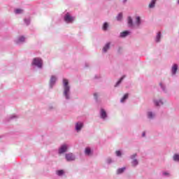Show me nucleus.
Masks as SVG:
<instances>
[{
    "label": "nucleus",
    "mask_w": 179,
    "mask_h": 179,
    "mask_svg": "<svg viewBox=\"0 0 179 179\" xmlns=\"http://www.w3.org/2000/svg\"><path fill=\"white\" fill-rule=\"evenodd\" d=\"M63 85H64V94L66 97V99H69V90H70V87H69V81L67 79H63Z\"/></svg>",
    "instance_id": "f257e3e1"
},
{
    "label": "nucleus",
    "mask_w": 179,
    "mask_h": 179,
    "mask_svg": "<svg viewBox=\"0 0 179 179\" xmlns=\"http://www.w3.org/2000/svg\"><path fill=\"white\" fill-rule=\"evenodd\" d=\"M32 65H36L38 68H43V60L38 57L34 58Z\"/></svg>",
    "instance_id": "f03ea898"
},
{
    "label": "nucleus",
    "mask_w": 179,
    "mask_h": 179,
    "mask_svg": "<svg viewBox=\"0 0 179 179\" xmlns=\"http://www.w3.org/2000/svg\"><path fill=\"white\" fill-rule=\"evenodd\" d=\"M64 20L66 23H72L73 20H75V18L71 15H69V13H67L64 17Z\"/></svg>",
    "instance_id": "7ed1b4c3"
},
{
    "label": "nucleus",
    "mask_w": 179,
    "mask_h": 179,
    "mask_svg": "<svg viewBox=\"0 0 179 179\" xmlns=\"http://www.w3.org/2000/svg\"><path fill=\"white\" fill-rule=\"evenodd\" d=\"M66 159L67 162H72V161L75 160V157L73 156V155L72 153L66 154Z\"/></svg>",
    "instance_id": "20e7f679"
},
{
    "label": "nucleus",
    "mask_w": 179,
    "mask_h": 179,
    "mask_svg": "<svg viewBox=\"0 0 179 179\" xmlns=\"http://www.w3.org/2000/svg\"><path fill=\"white\" fill-rule=\"evenodd\" d=\"M68 150V146L66 145H63L59 150V153L61 155L62 153H65Z\"/></svg>",
    "instance_id": "39448f33"
},
{
    "label": "nucleus",
    "mask_w": 179,
    "mask_h": 179,
    "mask_svg": "<svg viewBox=\"0 0 179 179\" xmlns=\"http://www.w3.org/2000/svg\"><path fill=\"white\" fill-rule=\"evenodd\" d=\"M83 127V123H82V122H78L76 124V131H80V129H82Z\"/></svg>",
    "instance_id": "423d86ee"
},
{
    "label": "nucleus",
    "mask_w": 179,
    "mask_h": 179,
    "mask_svg": "<svg viewBox=\"0 0 179 179\" xmlns=\"http://www.w3.org/2000/svg\"><path fill=\"white\" fill-rule=\"evenodd\" d=\"M178 69V66L177 64H173L172 67V73L173 75H176L177 70Z\"/></svg>",
    "instance_id": "0eeeda50"
},
{
    "label": "nucleus",
    "mask_w": 179,
    "mask_h": 179,
    "mask_svg": "<svg viewBox=\"0 0 179 179\" xmlns=\"http://www.w3.org/2000/svg\"><path fill=\"white\" fill-rule=\"evenodd\" d=\"M101 118H106L107 117V113L104 109H101Z\"/></svg>",
    "instance_id": "6e6552de"
},
{
    "label": "nucleus",
    "mask_w": 179,
    "mask_h": 179,
    "mask_svg": "<svg viewBox=\"0 0 179 179\" xmlns=\"http://www.w3.org/2000/svg\"><path fill=\"white\" fill-rule=\"evenodd\" d=\"M129 34V31H124L120 34V37H127Z\"/></svg>",
    "instance_id": "1a4fd4ad"
},
{
    "label": "nucleus",
    "mask_w": 179,
    "mask_h": 179,
    "mask_svg": "<svg viewBox=\"0 0 179 179\" xmlns=\"http://www.w3.org/2000/svg\"><path fill=\"white\" fill-rule=\"evenodd\" d=\"M110 49V43H107L103 48V52H107V50Z\"/></svg>",
    "instance_id": "9d476101"
},
{
    "label": "nucleus",
    "mask_w": 179,
    "mask_h": 179,
    "mask_svg": "<svg viewBox=\"0 0 179 179\" xmlns=\"http://www.w3.org/2000/svg\"><path fill=\"white\" fill-rule=\"evenodd\" d=\"M162 37V33L161 32H159L157 35V37H156V42L157 43H159L160 42V38Z\"/></svg>",
    "instance_id": "9b49d317"
},
{
    "label": "nucleus",
    "mask_w": 179,
    "mask_h": 179,
    "mask_svg": "<svg viewBox=\"0 0 179 179\" xmlns=\"http://www.w3.org/2000/svg\"><path fill=\"white\" fill-rule=\"evenodd\" d=\"M128 96H129V94H125L124 95V96L120 100L121 103H124V101H125L127 100V99H128Z\"/></svg>",
    "instance_id": "f8f14e48"
},
{
    "label": "nucleus",
    "mask_w": 179,
    "mask_h": 179,
    "mask_svg": "<svg viewBox=\"0 0 179 179\" xmlns=\"http://www.w3.org/2000/svg\"><path fill=\"white\" fill-rule=\"evenodd\" d=\"M85 155H87V156H89L90 153H92V150H90V148H85Z\"/></svg>",
    "instance_id": "ddd939ff"
},
{
    "label": "nucleus",
    "mask_w": 179,
    "mask_h": 179,
    "mask_svg": "<svg viewBox=\"0 0 179 179\" xmlns=\"http://www.w3.org/2000/svg\"><path fill=\"white\" fill-rule=\"evenodd\" d=\"M155 3H156V0H152L151 3L149 4V8H155Z\"/></svg>",
    "instance_id": "4468645a"
},
{
    "label": "nucleus",
    "mask_w": 179,
    "mask_h": 179,
    "mask_svg": "<svg viewBox=\"0 0 179 179\" xmlns=\"http://www.w3.org/2000/svg\"><path fill=\"white\" fill-rule=\"evenodd\" d=\"M125 171V167L117 169V173L121 174Z\"/></svg>",
    "instance_id": "2eb2a0df"
},
{
    "label": "nucleus",
    "mask_w": 179,
    "mask_h": 179,
    "mask_svg": "<svg viewBox=\"0 0 179 179\" xmlns=\"http://www.w3.org/2000/svg\"><path fill=\"white\" fill-rule=\"evenodd\" d=\"M128 24L130 27H131L133 22H132V18L131 17H128Z\"/></svg>",
    "instance_id": "dca6fc26"
},
{
    "label": "nucleus",
    "mask_w": 179,
    "mask_h": 179,
    "mask_svg": "<svg viewBox=\"0 0 179 179\" xmlns=\"http://www.w3.org/2000/svg\"><path fill=\"white\" fill-rule=\"evenodd\" d=\"M136 24H137V26H139L141 24V17H136Z\"/></svg>",
    "instance_id": "f3484780"
},
{
    "label": "nucleus",
    "mask_w": 179,
    "mask_h": 179,
    "mask_svg": "<svg viewBox=\"0 0 179 179\" xmlns=\"http://www.w3.org/2000/svg\"><path fill=\"white\" fill-rule=\"evenodd\" d=\"M24 40L25 38H24V36H21L20 38H18L17 43H24Z\"/></svg>",
    "instance_id": "a211bd4d"
},
{
    "label": "nucleus",
    "mask_w": 179,
    "mask_h": 179,
    "mask_svg": "<svg viewBox=\"0 0 179 179\" xmlns=\"http://www.w3.org/2000/svg\"><path fill=\"white\" fill-rule=\"evenodd\" d=\"M173 160L175 161V162H179V155H175L174 156H173Z\"/></svg>",
    "instance_id": "6ab92c4d"
},
{
    "label": "nucleus",
    "mask_w": 179,
    "mask_h": 179,
    "mask_svg": "<svg viewBox=\"0 0 179 179\" xmlns=\"http://www.w3.org/2000/svg\"><path fill=\"white\" fill-rule=\"evenodd\" d=\"M55 80H57V78H55V76H52L50 78V83H55Z\"/></svg>",
    "instance_id": "aec40b11"
},
{
    "label": "nucleus",
    "mask_w": 179,
    "mask_h": 179,
    "mask_svg": "<svg viewBox=\"0 0 179 179\" xmlns=\"http://www.w3.org/2000/svg\"><path fill=\"white\" fill-rule=\"evenodd\" d=\"M108 28V24L107 22H105L103 24V30H107V29Z\"/></svg>",
    "instance_id": "412c9836"
},
{
    "label": "nucleus",
    "mask_w": 179,
    "mask_h": 179,
    "mask_svg": "<svg viewBox=\"0 0 179 179\" xmlns=\"http://www.w3.org/2000/svg\"><path fill=\"white\" fill-rule=\"evenodd\" d=\"M57 176H62L64 174V170L57 171Z\"/></svg>",
    "instance_id": "4be33fe9"
},
{
    "label": "nucleus",
    "mask_w": 179,
    "mask_h": 179,
    "mask_svg": "<svg viewBox=\"0 0 179 179\" xmlns=\"http://www.w3.org/2000/svg\"><path fill=\"white\" fill-rule=\"evenodd\" d=\"M155 106H163V101H159V102H157L155 101Z\"/></svg>",
    "instance_id": "5701e85b"
},
{
    "label": "nucleus",
    "mask_w": 179,
    "mask_h": 179,
    "mask_svg": "<svg viewBox=\"0 0 179 179\" xmlns=\"http://www.w3.org/2000/svg\"><path fill=\"white\" fill-rule=\"evenodd\" d=\"M124 78H125V76H122L120 80L119 81H117L115 87L118 86V85H120V83H121V82H122V80H124Z\"/></svg>",
    "instance_id": "b1692460"
},
{
    "label": "nucleus",
    "mask_w": 179,
    "mask_h": 179,
    "mask_svg": "<svg viewBox=\"0 0 179 179\" xmlns=\"http://www.w3.org/2000/svg\"><path fill=\"white\" fill-rule=\"evenodd\" d=\"M132 166H138V160L136 159L133 160Z\"/></svg>",
    "instance_id": "393cba45"
},
{
    "label": "nucleus",
    "mask_w": 179,
    "mask_h": 179,
    "mask_svg": "<svg viewBox=\"0 0 179 179\" xmlns=\"http://www.w3.org/2000/svg\"><path fill=\"white\" fill-rule=\"evenodd\" d=\"M117 20H121L122 19V13H119V15L117 17Z\"/></svg>",
    "instance_id": "a878e982"
},
{
    "label": "nucleus",
    "mask_w": 179,
    "mask_h": 179,
    "mask_svg": "<svg viewBox=\"0 0 179 179\" xmlns=\"http://www.w3.org/2000/svg\"><path fill=\"white\" fill-rule=\"evenodd\" d=\"M148 117L149 118H152L153 117V113H152V112H149L148 113Z\"/></svg>",
    "instance_id": "bb28decb"
},
{
    "label": "nucleus",
    "mask_w": 179,
    "mask_h": 179,
    "mask_svg": "<svg viewBox=\"0 0 179 179\" xmlns=\"http://www.w3.org/2000/svg\"><path fill=\"white\" fill-rule=\"evenodd\" d=\"M15 12V13H22V10L21 9H16Z\"/></svg>",
    "instance_id": "cd10ccee"
},
{
    "label": "nucleus",
    "mask_w": 179,
    "mask_h": 179,
    "mask_svg": "<svg viewBox=\"0 0 179 179\" xmlns=\"http://www.w3.org/2000/svg\"><path fill=\"white\" fill-rule=\"evenodd\" d=\"M117 156H121V151H116Z\"/></svg>",
    "instance_id": "c85d7f7f"
},
{
    "label": "nucleus",
    "mask_w": 179,
    "mask_h": 179,
    "mask_svg": "<svg viewBox=\"0 0 179 179\" xmlns=\"http://www.w3.org/2000/svg\"><path fill=\"white\" fill-rule=\"evenodd\" d=\"M25 23H27V24H29V23H30V20H24Z\"/></svg>",
    "instance_id": "c756f323"
},
{
    "label": "nucleus",
    "mask_w": 179,
    "mask_h": 179,
    "mask_svg": "<svg viewBox=\"0 0 179 179\" xmlns=\"http://www.w3.org/2000/svg\"><path fill=\"white\" fill-rule=\"evenodd\" d=\"M95 99H97V94H94Z\"/></svg>",
    "instance_id": "7c9ffc66"
},
{
    "label": "nucleus",
    "mask_w": 179,
    "mask_h": 179,
    "mask_svg": "<svg viewBox=\"0 0 179 179\" xmlns=\"http://www.w3.org/2000/svg\"><path fill=\"white\" fill-rule=\"evenodd\" d=\"M164 176H168L169 175V173H164Z\"/></svg>",
    "instance_id": "2f4dec72"
},
{
    "label": "nucleus",
    "mask_w": 179,
    "mask_h": 179,
    "mask_svg": "<svg viewBox=\"0 0 179 179\" xmlns=\"http://www.w3.org/2000/svg\"><path fill=\"white\" fill-rule=\"evenodd\" d=\"M145 133L143 132V136H145Z\"/></svg>",
    "instance_id": "473e14b6"
},
{
    "label": "nucleus",
    "mask_w": 179,
    "mask_h": 179,
    "mask_svg": "<svg viewBox=\"0 0 179 179\" xmlns=\"http://www.w3.org/2000/svg\"><path fill=\"white\" fill-rule=\"evenodd\" d=\"M136 157V154L133 155V157Z\"/></svg>",
    "instance_id": "72a5a7b5"
},
{
    "label": "nucleus",
    "mask_w": 179,
    "mask_h": 179,
    "mask_svg": "<svg viewBox=\"0 0 179 179\" xmlns=\"http://www.w3.org/2000/svg\"><path fill=\"white\" fill-rule=\"evenodd\" d=\"M124 2H127V0H124Z\"/></svg>",
    "instance_id": "f704fd0d"
},
{
    "label": "nucleus",
    "mask_w": 179,
    "mask_h": 179,
    "mask_svg": "<svg viewBox=\"0 0 179 179\" xmlns=\"http://www.w3.org/2000/svg\"><path fill=\"white\" fill-rule=\"evenodd\" d=\"M178 3H179V0H178Z\"/></svg>",
    "instance_id": "c9c22d12"
}]
</instances>
